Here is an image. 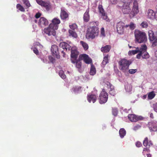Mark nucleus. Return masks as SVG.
Wrapping results in <instances>:
<instances>
[{"label": "nucleus", "mask_w": 157, "mask_h": 157, "mask_svg": "<svg viewBox=\"0 0 157 157\" xmlns=\"http://www.w3.org/2000/svg\"><path fill=\"white\" fill-rule=\"evenodd\" d=\"M60 21L59 19L54 18L52 20L51 23L47 28L44 29V32L46 34L50 36V38L55 36L56 35L55 30L58 29V25L60 23Z\"/></svg>", "instance_id": "1"}, {"label": "nucleus", "mask_w": 157, "mask_h": 157, "mask_svg": "<svg viewBox=\"0 0 157 157\" xmlns=\"http://www.w3.org/2000/svg\"><path fill=\"white\" fill-rule=\"evenodd\" d=\"M136 40L138 43L145 42L147 40L145 33L139 30H135L134 32Z\"/></svg>", "instance_id": "2"}, {"label": "nucleus", "mask_w": 157, "mask_h": 157, "mask_svg": "<svg viewBox=\"0 0 157 157\" xmlns=\"http://www.w3.org/2000/svg\"><path fill=\"white\" fill-rule=\"evenodd\" d=\"M98 28L96 26H93L88 29L86 36L89 38L93 39L98 36Z\"/></svg>", "instance_id": "3"}, {"label": "nucleus", "mask_w": 157, "mask_h": 157, "mask_svg": "<svg viewBox=\"0 0 157 157\" xmlns=\"http://www.w3.org/2000/svg\"><path fill=\"white\" fill-rule=\"evenodd\" d=\"M147 47L145 44H142L141 46L140 53L136 55V58L140 59L141 57L144 59H146L149 57V55L147 52Z\"/></svg>", "instance_id": "4"}, {"label": "nucleus", "mask_w": 157, "mask_h": 157, "mask_svg": "<svg viewBox=\"0 0 157 157\" xmlns=\"http://www.w3.org/2000/svg\"><path fill=\"white\" fill-rule=\"evenodd\" d=\"M131 63L130 61L123 59L119 62V64L121 69L124 72L126 70L128 69L129 66Z\"/></svg>", "instance_id": "5"}, {"label": "nucleus", "mask_w": 157, "mask_h": 157, "mask_svg": "<svg viewBox=\"0 0 157 157\" xmlns=\"http://www.w3.org/2000/svg\"><path fill=\"white\" fill-rule=\"evenodd\" d=\"M139 12L138 5L137 2L135 1L133 2V7L131 11L129 13V16L132 18L137 14Z\"/></svg>", "instance_id": "6"}, {"label": "nucleus", "mask_w": 157, "mask_h": 157, "mask_svg": "<svg viewBox=\"0 0 157 157\" xmlns=\"http://www.w3.org/2000/svg\"><path fill=\"white\" fill-rule=\"evenodd\" d=\"M127 3H124L122 8V11L124 14H129L131 12V9L130 7L131 3L132 0H127Z\"/></svg>", "instance_id": "7"}, {"label": "nucleus", "mask_w": 157, "mask_h": 157, "mask_svg": "<svg viewBox=\"0 0 157 157\" xmlns=\"http://www.w3.org/2000/svg\"><path fill=\"white\" fill-rule=\"evenodd\" d=\"M71 61L72 63H75L78 57V53L75 47H73V45L71 48Z\"/></svg>", "instance_id": "8"}, {"label": "nucleus", "mask_w": 157, "mask_h": 157, "mask_svg": "<svg viewBox=\"0 0 157 157\" xmlns=\"http://www.w3.org/2000/svg\"><path fill=\"white\" fill-rule=\"evenodd\" d=\"M108 95L105 90L103 89L99 97V102L101 104L105 103L107 101Z\"/></svg>", "instance_id": "9"}, {"label": "nucleus", "mask_w": 157, "mask_h": 157, "mask_svg": "<svg viewBox=\"0 0 157 157\" xmlns=\"http://www.w3.org/2000/svg\"><path fill=\"white\" fill-rule=\"evenodd\" d=\"M36 2L40 5L44 6L47 11L50 10L52 8L49 2H45L42 0H36Z\"/></svg>", "instance_id": "10"}, {"label": "nucleus", "mask_w": 157, "mask_h": 157, "mask_svg": "<svg viewBox=\"0 0 157 157\" xmlns=\"http://www.w3.org/2000/svg\"><path fill=\"white\" fill-rule=\"evenodd\" d=\"M149 128L151 132L157 131V121H153L148 124Z\"/></svg>", "instance_id": "11"}, {"label": "nucleus", "mask_w": 157, "mask_h": 157, "mask_svg": "<svg viewBox=\"0 0 157 157\" xmlns=\"http://www.w3.org/2000/svg\"><path fill=\"white\" fill-rule=\"evenodd\" d=\"M124 24L122 22H120L117 24V32L120 34H123L124 33Z\"/></svg>", "instance_id": "12"}, {"label": "nucleus", "mask_w": 157, "mask_h": 157, "mask_svg": "<svg viewBox=\"0 0 157 157\" xmlns=\"http://www.w3.org/2000/svg\"><path fill=\"white\" fill-rule=\"evenodd\" d=\"M59 45L60 48H62L64 50L70 51L72 47V44L71 42L68 44L65 42H62L60 43Z\"/></svg>", "instance_id": "13"}, {"label": "nucleus", "mask_w": 157, "mask_h": 157, "mask_svg": "<svg viewBox=\"0 0 157 157\" xmlns=\"http://www.w3.org/2000/svg\"><path fill=\"white\" fill-rule=\"evenodd\" d=\"M97 95L96 94H93V92L88 94L87 96V99L89 103L91 102L94 103L96 101Z\"/></svg>", "instance_id": "14"}, {"label": "nucleus", "mask_w": 157, "mask_h": 157, "mask_svg": "<svg viewBox=\"0 0 157 157\" xmlns=\"http://www.w3.org/2000/svg\"><path fill=\"white\" fill-rule=\"evenodd\" d=\"M98 10L100 13L101 14V18L104 20H106V21H108L109 19L108 18V17L106 14L103 9V8L102 6L101 5H99L98 7Z\"/></svg>", "instance_id": "15"}, {"label": "nucleus", "mask_w": 157, "mask_h": 157, "mask_svg": "<svg viewBox=\"0 0 157 157\" xmlns=\"http://www.w3.org/2000/svg\"><path fill=\"white\" fill-rule=\"evenodd\" d=\"M79 57L82 59H83L84 62L87 64H90L92 62V59L88 56L86 54L81 55Z\"/></svg>", "instance_id": "16"}, {"label": "nucleus", "mask_w": 157, "mask_h": 157, "mask_svg": "<svg viewBox=\"0 0 157 157\" xmlns=\"http://www.w3.org/2000/svg\"><path fill=\"white\" fill-rule=\"evenodd\" d=\"M38 24L39 26L43 27L48 25V21L45 18L41 17L39 20Z\"/></svg>", "instance_id": "17"}, {"label": "nucleus", "mask_w": 157, "mask_h": 157, "mask_svg": "<svg viewBox=\"0 0 157 157\" xmlns=\"http://www.w3.org/2000/svg\"><path fill=\"white\" fill-rule=\"evenodd\" d=\"M108 89H109V94L112 96H114L115 94V91L114 89V86L110 83L107 82L106 83Z\"/></svg>", "instance_id": "18"}, {"label": "nucleus", "mask_w": 157, "mask_h": 157, "mask_svg": "<svg viewBox=\"0 0 157 157\" xmlns=\"http://www.w3.org/2000/svg\"><path fill=\"white\" fill-rule=\"evenodd\" d=\"M51 51L54 56H56L59 53L58 47L56 45H52L51 47Z\"/></svg>", "instance_id": "19"}, {"label": "nucleus", "mask_w": 157, "mask_h": 157, "mask_svg": "<svg viewBox=\"0 0 157 157\" xmlns=\"http://www.w3.org/2000/svg\"><path fill=\"white\" fill-rule=\"evenodd\" d=\"M129 119L132 122H136L139 120H141L140 117H137L135 114H129L128 116Z\"/></svg>", "instance_id": "20"}, {"label": "nucleus", "mask_w": 157, "mask_h": 157, "mask_svg": "<svg viewBox=\"0 0 157 157\" xmlns=\"http://www.w3.org/2000/svg\"><path fill=\"white\" fill-rule=\"evenodd\" d=\"M132 48H135V50L129 51L128 52L129 55L132 56L137 54L138 53H140V47L139 48V47H133Z\"/></svg>", "instance_id": "21"}, {"label": "nucleus", "mask_w": 157, "mask_h": 157, "mask_svg": "<svg viewBox=\"0 0 157 157\" xmlns=\"http://www.w3.org/2000/svg\"><path fill=\"white\" fill-rule=\"evenodd\" d=\"M147 17L151 19H153L155 18V14L152 10H149L147 12Z\"/></svg>", "instance_id": "22"}, {"label": "nucleus", "mask_w": 157, "mask_h": 157, "mask_svg": "<svg viewBox=\"0 0 157 157\" xmlns=\"http://www.w3.org/2000/svg\"><path fill=\"white\" fill-rule=\"evenodd\" d=\"M90 15L89 14V9H87L84 13L83 16V20L85 22H88L90 20Z\"/></svg>", "instance_id": "23"}, {"label": "nucleus", "mask_w": 157, "mask_h": 157, "mask_svg": "<svg viewBox=\"0 0 157 157\" xmlns=\"http://www.w3.org/2000/svg\"><path fill=\"white\" fill-rule=\"evenodd\" d=\"M60 17L61 19L66 20L68 17V14L65 11L61 9Z\"/></svg>", "instance_id": "24"}, {"label": "nucleus", "mask_w": 157, "mask_h": 157, "mask_svg": "<svg viewBox=\"0 0 157 157\" xmlns=\"http://www.w3.org/2000/svg\"><path fill=\"white\" fill-rule=\"evenodd\" d=\"M76 67L78 69V71L80 73H82V63L81 62L80 60H76Z\"/></svg>", "instance_id": "25"}, {"label": "nucleus", "mask_w": 157, "mask_h": 157, "mask_svg": "<svg viewBox=\"0 0 157 157\" xmlns=\"http://www.w3.org/2000/svg\"><path fill=\"white\" fill-rule=\"evenodd\" d=\"M150 35L151 34H149V39L151 41H154L152 42L151 45L152 47H154L157 45V41H156V39H155V38L153 36V34H152V37Z\"/></svg>", "instance_id": "26"}, {"label": "nucleus", "mask_w": 157, "mask_h": 157, "mask_svg": "<svg viewBox=\"0 0 157 157\" xmlns=\"http://www.w3.org/2000/svg\"><path fill=\"white\" fill-rule=\"evenodd\" d=\"M111 48V46L110 45H106L105 46L101 48V51L102 52L107 53L109 51Z\"/></svg>", "instance_id": "27"}, {"label": "nucleus", "mask_w": 157, "mask_h": 157, "mask_svg": "<svg viewBox=\"0 0 157 157\" xmlns=\"http://www.w3.org/2000/svg\"><path fill=\"white\" fill-rule=\"evenodd\" d=\"M81 87L75 86L74 87L71 89V91L75 94H77L81 92Z\"/></svg>", "instance_id": "28"}, {"label": "nucleus", "mask_w": 157, "mask_h": 157, "mask_svg": "<svg viewBox=\"0 0 157 157\" xmlns=\"http://www.w3.org/2000/svg\"><path fill=\"white\" fill-rule=\"evenodd\" d=\"M119 135L121 138H123L126 134L125 130L123 128L120 129L119 131Z\"/></svg>", "instance_id": "29"}, {"label": "nucleus", "mask_w": 157, "mask_h": 157, "mask_svg": "<svg viewBox=\"0 0 157 157\" xmlns=\"http://www.w3.org/2000/svg\"><path fill=\"white\" fill-rule=\"evenodd\" d=\"M36 44L37 46L36 47L34 48H33V51L35 54L37 55L39 53L38 51V47H39L41 48L43 47V46L40 45L39 43H36Z\"/></svg>", "instance_id": "30"}, {"label": "nucleus", "mask_w": 157, "mask_h": 157, "mask_svg": "<svg viewBox=\"0 0 157 157\" xmlns=\"http://www.w3.org/2000/svg\"><path fill=\"white\" fill-rule=\"evenodd\" d=\"M69 33L70 36H71L74 38H76L77 37V35L75 30H69Z\"/></svg>", "instance_id": "31"}, {"label": "nucleus", "mask_w": 157, "mask_h": 157, "mask_svg": "<svg viewBox=\"0 0 157 157\" xmlns=\"http://www.w3.org/2000/svg\"><path fill=\"white\" fill-rule=\"evenodd\" d=\"M125 88L126 91L130 93L132 91V87L130 84H126L125 85Z\"/></svg>", "instance_id": "32"}, {"label": "nucleus", "mask_w": 157, "mask_h": 157, "mask_svg": "<svg viewBox=\"0 0 157 157\" xmlns=\"http://www.w3.org/2000/svg\"><path fill=\"white\" fill-rule=\"evenodd\" d=\"M108 55H106L104 57L103 60L101 63V66L104 67L108 63Z\"/></svg>", "instance_id": "33"}, {"label": "nucleus", "mask_w": 157, "mask_h": 157, "mask_svg": "<svg viewBox=\"0 0 157 157\" xmlns=\"http://www.w3.org/2000/svg\"><path fill=\"white\" fill-rule=\"evenodd\" d=\"M126 28L129 27V29L131 30H133L136 27V25L132 22H131L128 25H126L125 26Z\"/></svg>", "instance_id": "34"}, {"label": "nucleus", "mask_w": 157, "mask_h": 157, "mask_svg": "<svg viewBox=\"0 0 157 157\" xmlns=\"http://www.w3.org/2000/svg\"><path fill=\"white\" fill-rule=\"evenodd\" d=\"M96 70L94 66L91 65L90 69V74L91 75H94L96 74Z\"/></svg>", "instance_id": "35"}, {"label": "nucleus", "mask_w": 157, "mask_h": 157, "mask_svg": "<svg viewBox=\"0 0 157 157\" xmlns=\"http://www.w3.org/2000/svg\"><path fill=\"white\" fill-rule=\"evenodd\" d=\"M80 44L83 47L85 50H86L88 49V45L86 42L83 41H80Z\"/></svg>", "instance_id": "36"}, {"label": "nucleus", "mask_w": 157, "mask_h": 157, "mask_svg": "<svg viewBox=\"0 0 157 157\" xmlns=\"http://www.w3.org/2000/svg\"><path fill=\"white\" fill-rule=\"evenodd\" d=\"M155 94L154 91H152L148 94L147 98L149 99H152L155 97Z\"/></svg>", "instance_id": "37"}, {"label": "nucleus", "mask_w": 157, "mask_h": 157, "mask_svg": "<svg viewBox=\"0 0 157 157\" xmlns=\"http://www.w3.org/2000/svg\"><path fill=\"white\" fill-rule=\"evenodd\" d=\"M16 7L17 9L21 12H24L25 10L23 6L19 4L17 5Z\"/></svg>", "instance_id": "38"}, {"label": "nucleus", "mask_w": 157, "mask_h": 157, "mask_svg": "<svg viewBox=\"0 0 157 157\" xmlns=\"http://www.w3.org/2000/svg\"><path fill=\"white\" fill-rule=\"evenodd\" d=\"M22 1L25 5L26 8H28L30 6V3L28 0H23Z\"/></svg>", "instance_id": "39"}, {"label": "nucleus", "mask_w": 157, "mask_h": 157, "mask_svg": "<svg viewBox=\"0 0 157 157\" xmlns=\"http://www.w3.org/2000/svg\"><path fill=\"white\" fill-rule=\"evenodd\" d=\"M59 76L63 79H64L66 78L65 75L64 74V72L62 70H60L59 72Z\"/></svg>", "instance_id": "40"}, {"label": "nucleus", "mask_w": 157, "mask_h": 157, "mask_svg": "<svg viewBox=\"0 0 157 157\" xmlns=\"http://www.w3.org/2000/svg\"><path fill=\"white\" fill-rule=\"evenodd\" d=\"M118 113V109L116 108H113L112 109L113 114L115 116L117 115Z\"/></svg>", "instance_id": "41"}, {"label": "nucleus", "mask_w": 157, "mask_h": 157, "mask_svg": "<svg viewBox=\"0 0 157 157\" xmlns=\"http://www.w3.org/2000/svg\"><path fill=\"white\" fill-rule=\"evenodd\" d=\"M144 145L145 147H147L148 145V139L147 137H146L143 142Z\"/></svg>", "instance_id": "42"}, {"label": "nucleus", "mask_w": 157, "mask_h": 157, "mask_svg": "<svg viewBox=\"0 0 157 157\" xmlns=\"http://www.w3.org/2000/svg\"><path fill=\"white\" fill-rule=\"evenodd\" d=\"M70 27L71 29L70 30H75V29H76L77 28V26L75 24H73L71 25H70Z\"/></svg>", "instance_id": "43"}, {"label": "nucleus", "mask_w": 157, "mask_h": 157, "mask_svg": "<svg viewBox=\"0 0 157 157\" xmlns=\"http://www.w3.org/2000/svg\"><path fill=\"white\" fill-rule=\"evenodd\" d=\"M137 71V69H131L128 71L129 73L131 74H135Z\"/></svg>", "instance_id": "44"}, {"label": "nucleus", "mask_w": 157, "mask_h": 157, "mask_svg": "<svg viewBox=\"0 0 157 157\" xmlns=\"http://www.w3.org/2000/svg\"><path fill=\"white\" fill-rule=\"evenodd\" d=\"M141 25L143 28H145L147 27V24L146 22H143L141 24Z\"/></svg>", "instance_id": "45"}, {"label": "nucleus", "mask_w": 157, "mask_h": 157, "mask_svg": "<svg viewBox=\"0 0 157 157\" xmlns=\"http://www.w3.org/2000/svg\"><path fill=\"white\" fill-rule=\"evenodd\" d=\"M101 35L103 36H105V30L104 28H102L101 31Z\"/></svg>", "instance_id": "46"}, {"label": "nucleus", "mask_w": 157, "mask_h": 157, "mask_svg": "<svg viewBox=\"0 0 157 157\" xmlns=\"http://www.w3.org/2000/svg\"><path fill=\"white\" fill-rule=\"evenodd\" d=\"M141 127V126L139 125H136L134 126L133 128V130H136L140 128Z\"/></svg>", "instance_id": "47"}, {"label": "nucleus", "mask_w": 157, "mask_h": 157, "mask_svg": "<svg viewBox=\"0 0 157 157\" xmlns=\"http://www.w3.org/2000/svg\"><path fill=\"white\" fill-rule=\"evenodd\" d=\"M153 108L154 111L157 112V103L154 104L153 105Z\"/></svg>", "instance_id": "48"}, {"label": "nucleus", "mask_w": 157, "mask_h": 157, "mask_svg": "<svg viewBox=\"0 0 157 157\" xmlns=\"http://www.w3.org/2000/svg\"><path fill=\"white\" fill-rule=\"evenodd\" d=\"M136 145L137 147H139L141 146L142 144L140 142L138 141L136 142Z\"/></svg>", "instance_id": "49"}, {"label": "nucleus", "mask_w": 157, "mask_h": 157, "mask_svg": "<svg viewBox=\"0 0 157 157\" xmlns=\"http://www.w3.org/2000/svg\"><path fill=\"white\" fill-rule=\"evenodd\" d=\"M41 14L40 13H38L36 14L35 17L36 18H39L41 16Z\"/></svg>", "instance_id": "50"}, {"label": "nucleus", "mask_w": 157, "mask_h": 157, "mask_svg": "<svg viewBox=\"0 0 157 157\" xmlns=\"http://www.w3.org/2000/svg\"><path fill=\"white\" fill-rule=\"evenodd\" d=\"M110 2L112 4H115L117 3V0H110Z\"/></svg>", "instance_id": "51"}, {"label": "nucleus", "mask_w": 157, "mask_h": 157, "mask_svg": "<svg viewBox=\"0 0 157 157\" xmlns=\"http://www.w3.org/2000/svg\"><path fill=\"white\" fill-rule=\"evenodd\" d=\"M48 59L51 62H53L54 60V58L51 56H49Z\"/></svg>", "instance_id": "52"}, {"label": "nucleus", "mask_w": 157, "mask_h": 157, "mask_svg": "<svg viewBox=\"0 0 157 157\" xmlns=\"http://www.w3.org/2000/svg\"><path fill=\"white\" fill-rule=\"evenodd\" d=\"M41 60H42L43 61V62L44 63H47L48 62L47 59L45 58H43V59H41Z\"/></svg>", "instance_id": "53"}, {"label": "nucleus", "mask_w": 157, "mask_h": 157, "mask_svg": "<svg viewBox=\"0 0 157 157\" xmlns=\"http://www.w3.org/2000/svg\"><path fill=\"white\" fill-rule=\"evenodd\" d=\"M153 145L151 141H150L149 142V143H148V146L149 147H150V146H152Z\"/></svg>", "instance_id": "54"}, {"label": "nucleus", "mask_w": 157, "mask_h": 157, "mask_svg": "<svg viewBox=\"0 0 157 157\" xmlns=\"http://www.w3.org/2000/svg\"><path fill=\"white\" fill-rule=\"evenodd\" d=\"M61 53L63 54V57H65V54L64 52L63 51H62Z\"/></svg>", "instance_id": "55"}, {"label": "nucleus", "mask_w": 157, "mask_h": 157, "mask_svg": "<svg viewBox=\"0 0 157 157\" xmlns=\"http://www.w3.org/2000/svg\"><path fill=\"white\" fill-rule=\"evenodd\" d=\"M150 117L152 118H153V115L152 113H151L150 114Z\"/></svg>", "instance_id": "56"}, {"label": "nucleus", "mask_w": 157, "mask_h": 157, "mask_svg": "<svg viewBox=\"0 0 157 157\" xmlns=\"http://www.w3.org/2000/svg\"><path fill=\"white\" fill-rule=\"evenodd\" d=\"M147 157H151V156L150 154H147Z\"/></svg>", "instance_id": "57"}, {"label": "nucleus", "mask_w": 157, "mask_h": 157, "mask_svg": "<svg viewBox=\"0 0 157 157\" xmlns=\"http://www.w3.org/2000/svg\"><path fill=\"white\" fill-rule=\"evenodd\" d=\"M147 96L146 95H144L143 96V99H145L146 98Z\"/></svg>", "instance_id": "58"}, {"label": "nucleus", "mask_w": 157, "mask_h": 157, "mask_svg": "<svg viewBox=\"0 0 157 157\" xmlns=\"http://www.w3.org/2000/svg\"><path fill=\"white\" fill-rule=\"evenodd\" d=\"M127 109H125L124 110V112H128V111H127Z\"/></svg>", "instance_id": "59"}, {"label": "nucleus", "mask_w": 157, "mask_h": 157, "mask_svg": "<svg viewBox=\"0 0 157 157\" xmlns=\"http://www.w3.org/2000/svg\"><path fill=\"white\" fill-rule=\"evenodd\" d=\"M128 45V46H129V47L130 48H132V47H132V46H130L129 45V44Z\"/></svg>", "instance_id": "60"}, {"label": "nucleus", "mask_w": 157, "mask_h": 157, "mask_svg": "<svg viewBox=\"0 0 157 157\" xmlns=\"http://www.w3.org/2000/svg\"><path fill=\"white\" fill-rule=\"evenodd\" d=\"M147 148H144V151H145L147 150Z\"/></svg>", "instance_id": "61"}, {"label": "nucleus", "mask_w": 157, "mask_h": 157, "mask_svg": "<svg viewBox=\"0 0 157 157\" xmlns=\"http://www.w3.org/2000/svg\"><path fill=\"white\" fill-rule=\"evenodd\" d=\"M34 21H35V22L36 23V22H37V20H34Z\"/></svg>", "instance_id": "62"}, {"label": "nucleus", "mask_w": 157, "mask_h": 157, "mask_svg": "<svg viewBox=\"0 0 157 157\" xmlns=\"http://www.w3.org/2000/svg\"><path fill=\"white\" fill-rule=\"evenodd\" d=\"M155 9H156L157 11V5L155 7Z\"/></svg>", "instance_id": "63"}, {"label": "nucleus", "mask_w": 157, "mask_h": 157, "mask_svg": "<svg viewBox=\"0 0 157 157\" xmlns=\"http://www.w3.org/2000/svg\"><path fill=\"white\" fill-rule=\"evenodd\" d=\"M94 92L95 93H96L97 92V91L96 90H94Z\"/></svg>", "instance_id": "64"}]
</instances>
